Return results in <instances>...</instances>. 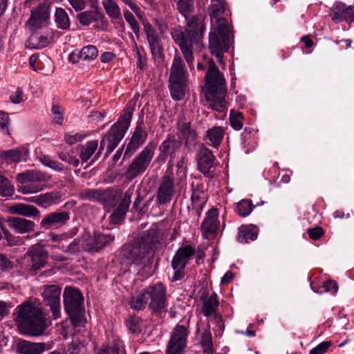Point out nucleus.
I'll return each instance as SVG.
<instances>
[{"label": "nucleus", "instance_id": "1", "mask_svg": "<svg viewBox=\"0 0 354 354\" xmlns=\"http://www.w3.org/2000/svg\"><path fill=\"white\" fill-rule=\"evenodd\" d=\"M193 0H178L176 9L187 19L185 30L173 29L171 35L174 42L178 46L190 70L194 69V50H201L204 48L203 38L205 24L200 17L194 16L188 20L187 16L193 10Z\"/></svg>", "mask_w": 354, "mask_h": 354}, {"label": "nucleus", "instance_id": "2", "mask_svg": "<svg viewBox=\"0 0 354 354\" xmlns=\"http://www.w3.org/2000/svg\"><path fill=\"white\" fill-rule=\"evenodd\" d=\"M157 243L156 232L149 230L122 246V258L127 261L131 271L138 275L143 274L146 268L151 263Z\"/></svg>", "mask_w": 354, "mask_h": 354}, {"label": "nucleus", "instance_id": "3", "mask_svg": "<svg viewBox=\"0 0 354 354\" xmlns=\"http://www.w3.org/2000/svg\"><path fill=\"white\" fill-rule=\"evenodd\" d=\"M225 10L223 0L211 1L208 11L212 21L216 23V28L209 35V48L217 61L223 62V53L227 52L233 35L227 20L222 17Z\"/></svg>", "mask_w": 354, "mask_h": 354}, {"label": "nucleus", "instance_id": "4", "mask_svg": "<svg viewBox=\"0 0 354 354\" xmlns=\"http://www.w3.org/2000/svg\"><path fill=\"white\" fill-rule=\"evenodd\" d=\"M205 98L209 106L218 113L225 109L226 82L212 59L209 60V67L205 77Z\"/></svg>", "mask_w": 354, "mask_h": 354}, {"label": "nucleus", "instance_id": "5", "mask_svg": "<svg viewBox=\"0 0 354 354\" xmlns=\"http://www.w3.org/2000/svg\"><path fill=\"white\" fill-rule=\"evenodd\" d=\"M19 308L17 322L23 333L30 336L42 335L48 325L41 308L31 302H25Z\"/></svg>", "mask_w": 354, "mask_h": 354}, {"label": "nucleus", "instance_id": "6", "mask_svg": "<svg viewBox=\"0 0 354 354\" xmlns=\"http://www.w3.org/2000/svg\"><path fill=\"white\" fill-rule=\"evenodd\" d=\"M64 308L74 327L82 326L86 322L84 297L80 291L67 286L64 294Z\"/></svg>", "mask_w": 354, "mask_h": 354}, {"label": "nucleus", "instance_id": "7", "mask_svg": "<svg viewBox=\"0 0 354 354\" xmlns=\"http://www.w3.org/2000/svg\"><path fill=\"white\" fill-rule=\"evenodd\" d=\"M133 110L134 107L132 105H127L119 120L103 136L107 142L104 158H107L113 152L124 138L130 125Z\"/></svg>", "mask_w": 354, "mask_h": 354}, {"label": "nucleus", "instance_id": "8", "mask_svg": "<svg viewBox=\"0 0 354 354\" xmlns=\"http://www.w3.org/2000/svg\"><path fill=\"white\" fill-rule=\"evenodd\" d=\"M155 149L156 145L150 142L136 156L125 171L127 180H132L147 170L153 158Z\"/></svg>", "mask_w": 354, "mask_h": 354}, {"label": "nucleus", "instance_id": "9", "mask_svg": "<svg viewBox=\"0 0 354 354\" xmlns=\"http://www.w3.org/2000/svg\"><path fill=\"white\" fill-rule=\"evenodd\" d=\"M185 64L181 57H174L169 76V90L172 99L180 100L185 97Z\"/></svg>", "mask_w": 354, "mask_h": 354}, {"label": "nucleus", "instance_id": "10", "mask_svg": "<svg viewBox=\"0 0 354 354\" xmlns=\"http://www.w3.org/2000/svg\"><path fill=\"white\" fill-rule=\"evenodd\" d=\"M20 184L19 191L23 194H34L41 191L48 180L45 173L38 170H28L17 175Z\"/></svg>", "mask_w": 354, "mask_h": 354}, {"label": "nucleus", "instance_id": "11", "mask_svg": "<svg viewBox=\"0 0 354 354\" xmlns=\"http://www.w3.org/2000/svg\"><path fill=\"white\" fill-rule=\"evenodd\" d=\"M148 308L152 314L161 316L167 311V290L161 283H156L146 288Z\"/></svg>", "mask_w": 354, "mask_h": 354}, {"label": "nucleus", "instance_id": "12", "mask_svg": "<svg viewBox=\"0 0 354 354\" xmlns=\"http://www.w3.org/2000/svg\"><path fill=\"white\" fill-rule=\"evenodd\" d=\"M49 21L50 7L45 3H40L31 10L30 18L26 25L31 32H35L47 26Z\"/></svg>", "mask_w": 354, "mask_h": 354}, {"label": "nucleus", "instance_id": "13", "mask_svg": "<svg viewBox=\"0 0 354 354\" xmlns=\"http://www.w3.org/2000/svg\"><path fill=\"white\" fill-rule=\"evenodd\" d=\"M187 328L177 324L171 334L166 354H183L187 345Z\"/></svg>", "mask_w": 354, "mask_h": 354}, {"label": "nucleus", "instance_id": "14", "mask_svg": "<svg viewBox=\"0 0 354 354\" xmlns=\"http://www.w3.org/2000/svg\"><path fill=\"white\" fill-rule=\"evenodd\" d=\"M115 239L111 234L94 232L93 236L84 237L82 241V248L91 254L99 252L104 248L111 245Z\"/></svg>", "mask_w": 354, "mask_h": 354}, {"label": "nucleus", "instance_id": "15", "mask_svg": "<svg viewBox=\"0 0 354 354\" xmlns=\"http://www.w3.org/2000/svg\"><path fill=\"white\" fill-rule=\"evenodd\" d=\"M60 295L61 288L57 285L45 286L42 292L44 302L50 307L54 319H57L61 315Z\"/></svg>", "mask_w": 354, "mask_h": 354}, {"label": "nucleus", "instance_id": "16", "mask_svg": "<svg viewBox=\"0 0 354 354\" xmlns=\"http://www.w3.org/2000/svg\"><path fill=\"white\" fill-rule=\"evenodd\" d=\"M216 158L212 151L202 145L196 153V162L198 170L206 177L214 176V169L216 166Z\"/></svg>", "mask_w": 354, "mask_h": 354}, {"label": "nucleus", "instance_id": "17", "mask_svg": "<svg viewBox=\"0 0 354 354\" xmlns=\"http://www.w3.org/2000/svg\"><path fill=\"white\" fill-rule=\"evenodd\" d=\"M181 142L178 140L174 134H168L166 139L158 147L160 153L157 158L158 160L165 162L167 158H169V164L173 165V160L176 153L180 150Z\"/></svg>", "mask_w": 354, "mask_h": 354}, {"label": "nucleus", "instance_id": "18", "mask_svg": "<svg viewBox=\"0 0 354 354\" xmlns=\"http://www.w3.org/2000/svg\"><path fill=\"white\" fill-rule=\"evenodd\" d=\"M26 256L30 259V269L34 272L45 267L48 263V253L44 245L39 243L30 246L26 252Z\"/></svg>", "mask_w": 354, "mask_h": 354}, {"label": "nucleus", "instance_id": "19", "mask_svg": "<svg viewBox=\"0 0 354 354\" xmlns=\"http://www.w3.org/2000/svg\"><path fill=\"white\" fill-rule=\"evenodd\" d=\"M142 125V123L137 124L127 145L123 159L130 158L147 140L148 133Z\"/></svg>", "mask_w": 354, "mask_h": 354}, {"label": "nucleus", "instance_id": "20", "mask_svg": "<svg viewBox=\"0 0 354 354\" xmlns=\"http://www.w3.org/2000/svg\"><path fill=\"white\" fill-rule=\"evenodd\" d=\"M175 193L173 174L166 173L160 180L157 192V202L160 205L169 203Z\"/></svg>", "mask_w": 354, "mask_h": 354}, {"label": "nucleus", "instance_id": "21", "mask_svg": "<svg viewBox=\"0 0 354 354\" xmlns=\"http://www.w3.org/2000/svg\"><path fill=\"white\" fill-rule=\"evenodd\" d=\"M135 187L130 186L124 192L118 207L111 214L109 219L113 224H119L122 222L127 215L131 203V198L133 194Z\"/></svg>", "mask_w": 354, "mask_h": 354}, {"label": "nucleus", "instance_id": "22", "mask_svg": "<svg viewBox=\"0 0 354 354\" xmlns=\"http://www.w3.org/2000/svg\"><path fill=\"white\" fill-rule=\"evenodd\" d=\"M70 219V214L66 211H57L46 214L40 222L44 230L55 229L64 225Z\"/></svg>", "mask_w": 354, "mask_h": 354}, {"label": "nucleus", "instance_id": "23", "mask_svg": "<svg viewBox=\"0 0 354 354\" xmlns=\"http://www.w3.org/2000/svg\"><path fill=\"white\" fill-rule=\"evenodd\" d=\"M218 212L216 208H212L206 213V216L201 224V230L205 238L209 239L218 230L219 221Z\"/></svg>", "mask_w": 354, "mask_h": 354}, {"label": "nucleus", "instance_id": "24", "mask_svg": "<svg viewBox=\"0 0 354 354\" xmlns=\"http://www.w3.org/2000/svg\"><path fill=\"white\" fill-rule=\"evenodd\" d=\"M144 32L152 55L154 57L160 58L162 55V49L160 44V39L149 23L144 24Z\"/></svg>", "mask_w": 354, "mask_h": 354}, {"label": "nucleus", "instance_id": "25", "mask_svg": "<svg viewBox=\"0 0 354 354\" xmlns=\"http://www.w3.org/2000/svg\"><path fill=\"white\" fill-rule=\"evenodd\" d=\"M332 20L335 23H339L343 20L351 22L354 21V12L351 6L346 7L342 3H336L331 10Z\"/></svg>", "mask_w": 354, "mask_h": 354}, {"label": "nucleus", "instance_id": "26", "mask_svg": "<svg viewBox=\"0 0 354 354\" xmlns=\"http://www.w3.org/2000/svg\"><path fill=\"white\" fill-rule=\"evenodd\" d=\"M177 129L181 133L186 147L189 149L194 147L196 143L197 134L196 131L191 127L190 122H182L179 119L177 123Z\"/></svg>", "mask_w": 354, "mask_h": 354}, {"label": "nucleus", "instance_id": "27", "mask_svg": "<svg viewBox=\"0 0 354 354\" xmlns=\"http://www.w3.org/2000/svg\"><path fill=\"white\" fill-rule=\"evenodd\" d=\"M29 155V151L26 147H19L1 151V161L7 164L18 163L22 160L26 161Z\"/></svg>", "mask_w": 354, "mask_h": 354}, {"label": "nucleus", "instance_id": "28", "mask_svg": "<svg viewBox=\"0 0 354 354\" xmlns=\"http://www.w3.org/2000/svg\"><path fill=\"white\" fill-rule=\"evenodd\" d=\"M192 194L191 197L192 209H194L196 214H201L203 206L205 203V194L203 189L202 185L198 183H192Z\"/></svg>", "mask_w": 354, "mask_h": 354}, {"label": "nucleus", "instance_id": "29", "mask_svg": "<svg viewBox=\"0 0 354 354\" xmlns=\"http://www.w3.org/2000/svg\"><path fill=\"white\" fill-rule=\"evenodd\" d=\"M7 221L9 227L19 234L32 232L35 227L33 221L21 217H8Z\"/></svg>", "mask_w": 354, "mask_h": 354}, {"label": "nucleus", "instance_id": "30", "mask_svg": "<svg viewBox=\"0 0 354 354\" xmlns=\"http://www.w3.org/2000/svg\"><path fill=\"white\" fill-rule=\"evenodd\" d=\"M46 349V345L42 342L20 340L17 344V351L19 354H41Z\"/></svg>", "mask_w": 354, "mask_h": 354}, {"label": "nucleus", "instance_id": "31", "mask_svg": "<svg viewBox=\"0 0 354 354\" xmlns=\"http://www.w3.org/2000/svg\"><path fill=\"white\" fill-rule=\"evenodd\" d=\"M130 308L134 310H142L148 306L146 288L131 295L128 302Z\"/></svg>", "mask_w": 354, "mask_h": 354}, {"label": "nucleus", "instance_id": "32", "mask_svg": "<svg viewBox=\"0 0 354 354\" xmlns=\"http://www.w3.org/2000/svg\"><path fill=\"white\" fill-rule=\"evenodd\" d=\"M8 210L10 213L18 214L26 217H35L39 214V211L33 205L17 203L9 207Z\"/></svg>", "mask_w": 354, "mask_h": 354}, {"label": "nucleus", "instance_id": "33", "mask_svg": "<svg viewBox=\"0 0 354 354\" xmlns=\"http://www.w3.org/2000/svg\"><path fill=\"white\" fill-rule=\"evenodd\" d=\"M225 129L222 127L214 126L207 131V142L210 146L218 149L223 139Z\"/></svg>", "mask_w": 354, "mask_h": 354}, {"label": "nucleus", "instance_id": "34", "mask_svg": "<svg viewBox=\"0 0 354 354\" xmlns=\"http://www.w3.org/2000/svg\"><path fill=\"white\" fill-rule=\"evenodd\" d=\"M97 354H126V351L123 342L117 338L103 344L100 351Z\"/></svg>", "mask_w": 354, "mask_h": 354}, {"label": "nucleus", "instance_id": "35", "mask_svg": "<svg viewBox=\"0 0 354 354\" xmlns=\"http://www.w3.org/2000/svg\"><path fill=\"white\" fill-rule=\"evenodd\" d=\"M187 264L180 256L176 253L175 254L171 262V268L174 270L172 277L173 281H180L185 277V268Z\"/></svg>", "mask_w": 354, "mask_h": 354}, {"label": "nucleus", "instance_id": "36", "mask_svg": "<svg viewBox=\"0 0 354 354\" xmlns=\"http://www.w3.org/2000/svg\"><path fill=\"white\" fill-rule=\"evenodd\" d=\"M53 39V32H50V35H38L32 34L28 40V46L31 48L41 49L46 47Z\"/></svg>", "mask_w": 354, "mask_h": 354}, {"label": "nucleus", "instance_id": "37", "mask_svg": "<svg viewBox=\"0 0 354 354\" xmlns=\"http://www.w3.org/2000/svg\"><path fill=\"white\" fill-rule=\"evenodd\" d=\"M77 17L82 26H89L93 22L106 23L107 20L105 17H102L91 10L83 11L77 14Z\"/></svg>", "mask_w": 354, "mask_h": 354}, {"label": "nucleus", "instance_id": "38", "mask_svg": "<svg viewBox=\"0 0 354 354\" xmlns=\"http://www.w3.org/2000/svg\"><path fill=\"white\" fill-rule=\"evenodd\" d=\"M218 304L216 294H212L208 298L205 299L203 303L202 312L204 316L210 317L213 315L217 316L216 311Z\"/></svg>", "mask_w": 354, "mask_h": 354}, {"label": "nucleus", "instance_id": "39", "mask_svg": "<svg viewBox=\"0 0 354 354\" xmlns=\"http://www.w3.org/2000/svg\"><path fill=\"white\" fill-rule=\"evenodd\" d=\"M119 194L113 189H102L100 203L105 207H114L118 201Z\"/></svg>", "mask_w": 354, "mask_h": 354}, {"label": "nucleus", "instance_id": "40", "mask_svg": "<svg viewBox=\"0 0 354 354\" xmlns=\"http://www.w3.org/2000/svg\"><path fill=\"white\" fill-rule=\"evenodd\" d=\"M61 195L58 192H50L39 195V206L48 208L60 201Z\"/></svg>", "mask_w": 354, "mask_h": 354}, {"label": "nucleus", "instance_id": "41", "mask_svg": "<svg viewBox=\"0 0 354 354\" xmlns=\"http://www.w3.org/2000/svg\"><path fill=\"white\" fill-rule=\"evenodd\" d=\"M102 5L106 14L112 19H122L120 8L114 0H102Z\"/></svg>", "mask_w": 354, "mask_h": 354}, {"label": "nucleus", "instance_id": "42", "mask_svg": "<svg viewBox=\"0 0 354 354\" xmlns=\"http://www.w3.org/2000/svg\"><path fill=\"white\" fill-rule=\"evenodd\" d=\"M55 22L58 28L68 30L70 28V19L66 10L62 8H57L55 12Z\"/></svg>", "mask_w": 354, "mask_h": 354}, {"label": "nucleus", "instance_id": "43", "mask_svg": "<svg viewBox=\"0 0 354 354\" xmlns=\"http://www.w3.org/2000/svg\"><path fill=\"white\" fill-rule=\"evenodd\" d=\"M257 238V232L251 226H241L239 228L237 240L241 243L254 241Z\"/></svg>", "mask_w": 354, "mask_h": 354}, {"label": "nucleus", "instance_id": "44", "mask_svg": "<svg viewBox=\"0 0 354 354\" xmlns=\"http://www.w3.org/2000/svg\"><path fill=\"white\" fill-rule=\"evenodd\" d=\"M98 147L97 140H91L81 146L80 158L83 162H86L95 153Z\"/></svg>", "mask_w": 354, "mask_h": 354}, {"label": "nucleus", "instance_id": "45", "mask_svg": "<svg viewBox=\"0 0 354 354\" xmlns=\"http://www.w3.org/2000/svg\"><path fill=\"white\" fill-rule=\"evenodd\" d=\"M255 206L250 200L243 199L236 203V212L243 217L248 216Z\"/></svg>", "mask_w": 354, "mask_h": 354}, {"label": "nucleus", "instance_id": "46", "mask_svg": "<svg viewBox=\"0 0 354 354\" xmlns=\"http://www.w3.org/2000/svg\"><path fill=\"white\" fill-rule=\"evenodd\" d=\"M102 189H84L80 194L82 200L97 201L100 203Z\"/></svg>", "mask_w": 354, "mask_h": 354}, {"label": "nucleus", "instance_id": "47", "mask_svg": "<svg viewBox=\"0 0 354 354\" xmlns=\"http://www.w3.org/2000/svg\"><path fill=\"white\" fill-rule=\"evenodd\" d=\"M145 196H142L140 189L136 191V198L133 204V208L139 214H144L147 212L148 203L145 200Z\"/></svg>", "mask_w": 354, "mask_h": 354}, {"label": "nucleus", "instance_id": "48", "mask_svg": "<svg viewBox=\"0 0 354 354\" xmlns=\"http://www.w3.org/2000/svg\"><path fill=\"white\" fill-rule=\"evenodd\" d=\"M80 54L82 55V60L91 61L97 57L98 50L95 46L88 45L81 49Z\"/></svg>", "mask_w": 354, "mask_h": 354}, {"label": "nucleus", "instance_id": "49", "mask_svg": "<svg viewBox=\"0 0 354 354\" xmlns=\"http://www.w3.org/2000/svg\"><path fill=\"white\" fill-rule=\"evenodd\" d=\"M176 253L180 256L187 263H188V261L195 254L196 250L193 246L187 245L179 248Z\"/></svg>", "mask_w": 354, "mask_h": 354}, {"label": "nucleus", "instance_id": "50", "mask_svg": "<svg viewBox=\"0 0 354 354\" xmlns=\"http://www.w3.org/2000/svg\"><path fill=\"white\" fill-rule=\"evenodd\" d=\"M243 115L242 113L235 112L234 111H231L230 115V122L234 130L239 131L243 128Z\"/></svg>", "mask_w": 354, "mask_h": 354}, {"label": "nucleus", "instance_id": "51", "mask_svg": "<svg viewBox=\"0 0 354 354\" xmlns=\"http://www.w3.org/2000/svg\"><path fill=\"white\" fill-rule=\"evenodd\" d=\"M40 162L46 167H48L57 171L64 170V165L61 162L52 160L48 156H43L39 158Z\"/></svg>", "mask_w": 354, "mask_h": 354}, {"label": "nucleus", "instance_id": "52", "mask_svg": "<svg viewBox=\"0 0 354 354\" xmlns=\"http://www.w3.org/2000/svg\"><path fill=\"white\" fill-rule=\"evenodd\" d=\"M124 17L129 24L132 31L138 35L140 32V26L133 15L127 9L123 10Z\"/></svg>", "mask_w": 354, "mask_h": 354}, {"label": "nucleus", "instance_id": "53", "mask_svg": "<svg viewBox=\"0 0 354 354\" xmlns=\"http://www.w3.org/2000/svg\"><path fill=\"white\" fill-rule=\"evenodd\" d=\"M58 157L61 160L73 165L74 167L79 166L80 161L75 156H73L72 151L59 152Z\"/></svg>", "mask_w": 354, "mask_h": 354}, {"label": "nucleus", "instance_id": "54", "mask_svg": "<svg viewBox=\"0 0 354 354\" xmlns=\"http://www.w3.org/2000/svg\"><path fill=\"white\" fill-rule=\"evenodd\" d=\"M201 344L204 348V353H207L208 351L213 353L212 335L209 330H206L203 333L202 336Z\"/></svg>", "mask_w": 354, "mask_h": 354}, {"label": "nucleus", "instance_id": "55", "mask_svg": "<svg viewBox=\"0 0 354 354\" xmlns=\"http://www.w3.org/2000/svg\"><path fill=\"white\" fill-rule=\"evenodd\" d=\"M61 250L66 254H77L80 252V240L74 239L68 245H62Z\"/></svg>", "mask_w": 354, "mask_h": 354}, {"label": "nucleus", "instance_id": "56", "mask_svg": "<svg viewBox=\"0 0 354 354\" xmlns=\"http://www.w3.org/2000/svg\"><path fill=\"white\" fill-rule=\"evenodd\" d=\"M14 190V187L10 180L1 176V196H12Z\"/></svg>", "mask_w": 354, "mask_h": 354}, {"label": "nucleus", "instance_id": "57", "mask_svg": "<svg viewBox=\"0 0 354 354\" xmlns=\"http://www.w3.org/2000/svg\"><path fill=\"white\" fill-rule=\"evenodd\" d=\"M1 232L3 236H1V239H4L6 241H3V245L7 246H13L17 243V239L12 235L7 229L1 226Z\"/></svg>", "mask_w": 354, "mask_h": 354}, {"label": "nucleus", "instance_id": "58", "mask_svg": "<svg viewBox=\"0 0 354 354\" xmlns=\"http://www.w3.org/2000/svg\"><path fill=\"white\" fill-rule=\"evenodd\" d=\"M51 113L53 116V121L58 124H62V122L64 120V117H63L64 110H63V109L58 105L53 104L52 109H51Z\"/></svg>", "mask_w": 354, "mask_h": 354}, {"label": "nucleus", "instance_id": "59", "mask_svg": "<svg viewBox=\"0 0 354 354\" xmlns=\"http://www.w3.org/2000/svg\"><path fill=\"white\" fill-rule=\"evenodd\" d=\"M331 342L325 341L319 344L317 346L311 349L309 352L310 354H324L328 351V348L331 346Z\"/></svg>", "mask_w": 354, "mask_h": 354}, {"label": "nucleus", "instance_id": "60", "mask_svg": "<svg viewBox=\"0 0 354 354\" xmlns=\"http://www.w3.org/2000/svg\"><path fill=\"white\" fill-rule=\"evenodd\" d=\"M1 133L10 135L9 129V116L8 114L1 111Z\"/></svg>", "mask_w": 354, "mask_h": 354}, {"label": "nucleus", "instance_id": "61", "mask_svg": "<svg viewBox=\"0 0 354 354\" xmlns=\"http://www.w3.org/2000/svg\"><path fill=\"white\" fill-rule=\"evenodd\" d=\"M125 325L131 333H136L139 330V320L137 318L129 317L125 321Z\"/></svg>", "mask_w": 354, "mask_h": 354}, {"label": "nucleus", "instance_id": "62", "mask_svg": "<svg viewBox=\"0 0 354 354\" xmlns=\"http://www.w3.org/2000/svg\"><path fill=\"white\" fill-rule=\"evenodd\" d=\"M12 103L18 104L24 101V91L21 88L18 87L16 92L10 96Z\"/></svg>", "mask_w": 354, "mask_h": 354}, {"label": "nucleus", "instance_id": "63", "mask_svg": "<svg viewBox=\"0 0 354 354\" xmlns=\"http://www.w3.org/2000/svg\"><path fill=\"white\" fill-rule=\"evenodd\" d=\"M308 234L311 239L318 240L324 234V230L321 227L317 226L309 229Z\"/></svg>", "mask_w": 354, "mask_h": 354}, {"label": "nucleus", "instance_id": "64", "mask_svg": "<svg viewBox=\"0 0 354 354\" xmlns=\"http://www.w3.org/2000/svg\"><path fill=\"white\" fill-rule=\"evenodd\" d=\"M81 346L80 344L71 342L67 346L64 354H80Z\"/></svg>", "mask_w": 354, "mask_h": 354}]
</instances>
